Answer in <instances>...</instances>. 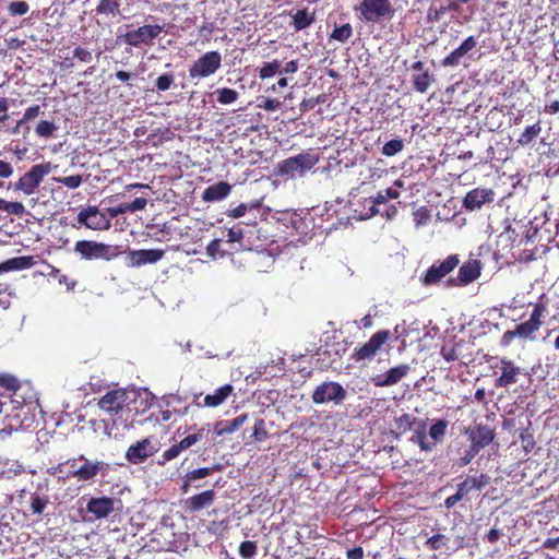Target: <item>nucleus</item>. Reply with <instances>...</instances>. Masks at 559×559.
<instances>
[{
    "instance_id": "nucleus-17",
    "label": "nucleus",
    "mask_w": 559,
    "mask_h": 559,
    "mask_svg": "<svg viewBox=\"0 0 559 559\" xmlns=\"http://www.w3.org/2000/svg\"><path fill=\"white\" fill-rule=\"evenodd\" d=\"M477 46V39L474 36L467 37L457 48L442 59L441 64L445 68L457 67L463 57L471 52Z\"/></svg>"
},
{
    "instance_id": "nucleus-59",
    "label": "nucleus",
    "mask_w": 559,
    "mask_h": 559,
    "mask_svg": "<svg viewBox=\"0 0 559 559\" xmlns=\"http://www.w3.org/2000/svg\"><path fill=\"white\" fill-rule=\"evenodd\" d=\"M281 105L282 103L278 99L266 98L263 104L259 106L266 111H275L281 107Z\"/></svg>"
},
{
    "instance_id": "nucleus-32",
    "label": "nucleus",
    "mask_w": 559,
    "mask_h": 559,
    "mask_svg": "<svg viewBox=\"0 0 559 559\" xmlns=\"http://www.w3.org/2000/svg\"><path fill=\"white\" fill-rule=\"evenodd\" d=\"M119 7L120 3L118 0H99L96 12L98 14H111L115 16L120 13Z\"/></svg>"
},
{
    "instance_id": "nucleus-12",
    "label": "nucleus",
    "mask_w": 559,
    "mask_h": 559,
    "mask_svg": "<svg viewBox=\"0 0 559 559\" xmlns=\"http://www.w3.org/2000/svg\"><path fill=\"white\" fill-rule=\"evenodd\" d=\"M163 27L160 25H144L136 29L127 32L123 35V41L133 47L151 45L153 39L158 37Z\"/></svg>"
},
{
    "instance_id": "nucleus-22",
    "label": "nucleus",
    "mask_w": 559,
    "mask_h": 559,
    "mask_svg": "<svg viewBox=\"0 0 559 559\" xmlns=\"http://www.w3.org/2000/svg\"><path fill=\"white\" fill-rule=\"evenodd\" d=\"M215 491L210 489L197 493L186 500V508L191 512H198L202 509L209 508L215 500Z\"/></svg>"
},
{
    "instance_id": "nucleus-49",
    "label": "nucleus",
    "mask_w": 559,
    "mask_h": 559,
    "mask_svg": "<svg viewBox=\"0 0 559 559\" xmlns=\"http://www.w3.org/2000/svg\"><path fill=\"white\" fill-rule=\"evenodd\" d=\"M412 441L416 442L423 451L427 452L431 451L435 447V443L427 442V438L424 431H417L412 437Z\"/></svg>"
},
{
    "instance_id": "nucleus-36",
    "label": "nucleus",
    "mask_w": 559,
    "mask_h": 559,
    "mask_svg": "<svg viewBox=\"0 0 559 559\" xmlns=\"http://www.w3.org/2000/svg\"><path fill=\"white\" fill-rule=\"evenodd\" d=\"M4 401L8 402V405L5 407L10 405L12 411L23 409L24 407L31 411L33 407H35L33 403L25 404L24 401L22 400V396H19L16 393L5 394Z\"/></svg>"
},
{
    "instance_id": "nucleus-53",
    "label": "nucleus",
    "mask_w": 559,
    "mask_h": 559,
    "mask_svg": "<svg viewBox=\"0 0 559 559\" xmlns=\"http://www.w3.org/2000/svg\"><path fill=\"white\" fill-rule=\"evenodd\" d=\"M211 472H212V468L201 467V468H197V469L189 472L186 477H187L188 481L197 480V479H201V478L209 476L211 474Z\"/></svg>"
},
{
    "instance_id": "nucleus-23",
    "label": "nucleus",
    "mask_w": 559,
    "mask_h": 559,
    "mask_svg": "<svg viewBox=\"0 0 559 559\" xmlns=\"http://www.w3.org/2000/svg\"><path fill=\"white\" fill-rule=\"evenodd\" d=\"M495 438L493 430L486 425H476L469 432L472 443H476L483 449L487 447Z\"/></svg>"
},
{
    "instance_id": "nucleus-13",
    "label": "nucleus",
    "mask_w": 559,
    "mask_h": 559,
    "mask_svg": "<svg viewBox=\"0 0 559 559\" xmlns=\"http://www.w3.org/2000/svg\"><path fill=\"white\" fill-rule=\"evenodd\" d=\"M457 264L459 258L456 254L449 255L443 261L433 263L423 277V283L425 285H432L440 282L445 275L452 272Z\"/></svg>"
},
{
    "instance_id": "nucleus-30",
    "label": "nucleus",
    "mask_w": 559,
    "mask_h": 559,
    "mask_svg": "<svg viewBox=\"0 0 559 559\" xmlns=\"http://www.w3.org/2000/svg\"><path fill=\"white\" fill-rule=\"evenodd\" d=\"M540 132H542V127L538 122L525 128V130L522 132V134L518 139L519 145H521V146L528 145L536 136L539 135Z\"/></svg>"
},
{
    "instance_id": "nucleus-45",
    "label": "nucleus",
    "mask_w": 559,
    "mask_h": 559,
    "mask_svg": "<svg viewBox=\"0 0 559 559\" xmlns=\"http://www.w3.org/2000/svg\"><path fill=\"white\" fill-rule=\"evenodd\" d=\"M257 554V545L253 542L246 540L239 546V555L243 559H251Z\"/></svg>"
},
{
    "instance_id": "nucleus-16",
    "label": "nucleus",
    "mask_w": 559,
    "mask_h": 559,
    "mask_svg": "<svg viewBox=\"0 0 559 559\" xmlns=\"http://www.w3.org/2000/svg\"><path fill=\"white\" fill-rule=\"evenodd\" d=\"M411 370L408 365H399L396 367L391 368L384 373L377 374L372 378V382L376 386H391L399 383L403 378H405Z\"/></svg>"
},
{
    "instance_id": "nucleus-56",
    "label": "nucleus",
    "mask_w": 559,
    "mask_h": 559,
    "mask_svg": "<svg viewBox=\"0 0 559 559\" xmlns=\"http://www.w3.org/2000/svg\"><path fill=\"white\" fill-rule=\"evenodd\" d=\"M181 451H182V449L179 448V443L170 447L162 455L163 456V463L176 459L180 454Z\"/></svg>"
},
{
    "instance_id": "nucleus-61",
    "label": "nucleus",
    "mask_w": 559,
    "mask_h": 559,
    "mask_svg": "<svg viewBox=\"0 0 559 559\" xmlns=\"http://www.w3.org/2000/svg\"><path fill=\"white\" fill-rule=\"evenodd\" d=\"M39 114H40V107L38 105L31 106L25 110L22 119L24 121H28V120H32V119H35L36 117H38Z\"/></svg>"
},
{
    "instance_id": "nucleus-2",
    "label": "nucleus",
    "mask_w": 559,
    "mask_h": 559,
    "mask_svg": "<svg viewBox=\"0 0 559 559\" xmlns=\"http://www.w3.org/2000/svg\"><path fill=\"white\" fill-rule=\"evenodd\" d=\"M356 10L359 11L362 21L370 23H378L392 17L394 14L390 0H360Z\"/></svg>"
},
{
    "instance_id": "nucleus-57",
    "label": "nucleus",
    "mask_w": 559,
    "mask_h": 559,
    "mask_svg": "<svg viewBox=\"0 0 559 559\" xmlns=\"http://www.w3.org/2000/svg\"><path fill=\"white\" fill-rule=\"evenodd\" d=\"M444 539H445V537L443 535L437 534V535L431 536L427 540V545L429 546L430 549L437 550V549H440L442 545H444Z\"/></svg>"
},
{
    "instance_id": "nucleus-34",
    "label": "nucleus",
    "mask_w": 559,
    "mask_h": 559,
    "mask_svg": "<svg viewBox=\"0 0 559 559\" xmlns=\"http://www.w3.org/2000/svg\"><path fill=\"white\" fill-rule=\"evenodd\" d=\"M352 35H353L352 25L349 23H345L342 26H336L333 29L330 37H331V39H334V40H337L341 43H345L346 40H348L350 38Z\"/></svg>"
},
{
    "instance_id": "nucleus-6",
    "label": "nucleus",
    "mask_w": 559,
    "mask_h": 559,
    "mask_svg": "<svg viewBox=\"0 0 559 559\" xmlns=\"http://www.w3.org/2000/svg\"><path fill=\"white\" fill-rule=\"evenodd\" d=\"M222 64L218 51H207L202 55L189 69L191 79H203L213 75Z\"/></svg>"
},
{
    "instance_id": "nucleus-15",
    "label": "nucleus",
    "mask_w": 559,
    "mask_h": 559,
    "mask_svg": "<svg viewBox=\"0 0 559 559\" xmlns=\"http://www.w3.org/2000/svg\"><path fill=\"white\" fill-rule=\"evenodd\" d=\"M157 448L146 438L129 447L126 457L132 464H140L152 456Z\"/></svg>"
},
{
    "instance_id": "nucleus-48",
    "label": "nucleus",
    "mask_w": 559,
    "mask_h": 559,
    "mask_svg": "<svg viewBox=\"0 0 559 559\" xmlns=\"http://www.w3.org/2000/svg\"><path fill=\"white\" fill-rule=\"evenodd\" d=\"M174 80V74L165 73L156 79V88L160 92H165L170 88Z\"/></svg>"
},
{
    "instance_id": "nucleus-8",
    "label": "nucleus",
    "mask_w": 559,
    "mask_h": 559,
    "mask_svg": "<svg viewBox=\"0 0 559 559\" xmlns=\"http://www.w3.org/2000/svg\"><path fill=\"white\" fill-rule=\"evenodd\" d=\"M489 484H490V477L486 474H481L478 477H467L465 480H463L462 483H460L457 485L456 492L453 496H450L444 500V507L447 509L453 508L471 490H473V489L480 490L484 487L488 486Z\"/></svg>"
},
{
    "instance_id": "nucleus-50",
    "label": "nucleus",
    "mask_w": 559,
    "mask_h": 559,
    "mask_svg": "<svg viewBox=\"0 0 559 559\" xmlns=\"http://www.w3.org/2000/svg\"><path fill=\"white\" fill-rule=\"evenodd\" d=\"M252 437L254 438V440H257L259 442L266 439L267 431L265 429V423L263 419H257V421L254 424Z\"/></svg>"
},
{
    "instance_id": "nucleus-3",
    "label": "nucleus",
    "mask_w": 559,
    "mask_h": 559,
    "mask_svg": "<svg viewBox=\"0 0 559 559\" xmlns=\"http://www.w3.org/2000/svg\"><path fill=\"white\" fill-rule=\"evenodd\" d=\"M74 251L86 260L103 259L109 261L119 254L117 247L92 240L76 241Z\"/></svg>"
},
{
    "instance_id": "nucleus-19",
    "label": "nucleus",
    "mask_w": 559,
    "mask_h": 559,
    "mask_svg": "<svg viewBox=\"0 0 559 559\" xmlns=\"http://www.w3.org/2000/svg\"><path fill=\"white\" fill-rule=\"evenodd\" d=\"M481 264L479 260L473 259L465 262L459 270V274L455 281V285L465 286L480 275Z\"/></svg>"
},
{
    "instance_id": "nucleus-1",
    "label": "nucleus",
    "mask_w": 559,
    "mask_h": 559,
    "mask_svg": "<svg viewBox=\"0 0 559 559\" xmlns=\"http://www.w3.org/2000/svg\"><path fill=\"white\" fill-rule=\"evenodd\" d=\"M319 160L316 153L308 151L296 156L288 157L278 164V174L292 178L302 176Z\"/></svg>"
},
{
    "instance_id": "nucleus-64",
    "label": "nucleus",
    "mask_w": 559,
    "mask_h": 559,
    "mask_svg": "<svg viewBox=\"0 0 559 559\" xmlns=\"http://www.w3.org/2000/svg\"><path fill=\"white\" fill-rule=\"evenodd\" d=\"M247 210H248V205L245 203H241L238 206H236L234 210H231L228 215L234 218H238V217L243 216L246 214Z\"/></svg>"
},
{
    "instance_id": "nucleus-26",
    "label": "nucleus",
    "mask_w": 559,
    "mask_h": 559,
    "mask_svg": "<svg viewBox=\"0 0 559 559\" xmlns=\"http://www.w3.org/2000/svg\"><path fill=\"white\" fill-rule=\"evenodd\" d=\"M233 385L226 384L217 389L214 394H207L204 397V406L216 407L225 402V400L231 394Z\"/></svg>"
},
{
    "instance_id": "nucleus-43",
    "label": "nucleus",
    "mask_w": 559,
    "mask_h": 559,
    "mask_svg": "<svg viewBox=\"0 0 559 559\" xmlns=\"http://www.w3.org/2000/svg\"><path fill=\"white\" fill-rule=\"evenodd\" d=\"M29 258L26 257H20V258H13L4 262V266L7 267V271L11 270H23L31 265Z\"/></svg>"
},
{
    "instance_id": "nucleus-52",
    "label": "nucleus",
    "mask_w": 559,
    "mask_h": 559,
    "mask_svg": "<svg viewBox=\"0 0 559 559\" xmlns=\"http://www.w3.org/2000/svg\"><path fill=\"white\" fill-rule=\"evenodd\" d=\"M4 211L9 214L22 216L25 213V206L21 202H5Z\"/></svg>"
},
{
    "instance_id": "nucleus-27",
    "label": "nucleus",
    "mask_w": 559,
    "mask_h": 559,
    "mask_svg": "<svg viewBox=\"0 0 559 559\" xmlns=\"http://www.w3.org/2000/svg\"><path fill=\"white\" fill-rule=\"evenodd\" d=\"M413 85L416 92L421 94L427 93L431 84L435 83V76L429 73L428 70H425L421 73L413 74L412 76Z\"/></svg>"
},
{
    "instance_id": "nucleus-5",
    "label": "nucleus",
    "mask_w": 559,
    "mask_h": 559,
    "mask_svg": "<svg viewBox=\"0 0 559 559\" xmlns=\"http://www.w3.org/2000/svg\"><path fill=\"white\" fill-rule=\"evenodd\" d=\"M346 396V390L338 382L325 381L313 390L311 397L314 404L333 403L341 405Z\"/></svg>"
},
{
    "instance_id": "nucleus-35",
    "label": "nucleus",
    "mask_w": 559,
    "mask_h": 559,
    "mask_svg": "<svg viewBox=\"0 0 559 559\" xmlns=\"http://www.w3.org/2000/svg\"><path fill=\"white\" fill-rule=\"evenodd\" d=\"M217 102L223 105H229L238 99V93L231 88H218L215 91Z\"/></svg>"
},
{
    "instance_id": "nucleus-28",
    "label": "nucleus",
    "mask_w": 559,
    "mask_h": 559,
    "mask_svg": "<svg viewBox=\"0 0 559 559\" xmlns=\"http://www.w3.org/2000/svg\"><path fill=\"white\" fill-rule=\"evenodd\" d=\"M540 323H536L533 320L528 319L527 321L516 325L515 333H518L519 338H530L534 340V333L540 329Z\"/></svg>"
},
{
    "instance_id": "nucleus-29",
    "label": "nucleus",
    "mask_w": 559,
    "mask_h": 559,
    "mask_svg": "<svg viewBox=\"0 0 559 559\" xmlns=\"http://www.w3.org/2000/svg\"><path fill=\"white\" fill-rule=\"evenodd\" d=\"M314 22L313 13L307 10H298L293 16V25L295 31H301L310 26Z\"/></svg>"
},
{
    "instance_id": "nucleus-24",
    "label": "nucleus",
    "mask_w": 559,
    "mask_h": 559,
    "mask_svg": "<svg viewBox=\"0 0 559 559\" xmlns=\"http://www.w3.org/2000/svg\"><path fill=\"white\" fill-rule=\"evenodd\" d=\"M230 190L231 186L229 183L221 181L207 187L202 194V199L205 202L221 201L230 193Z\"/></svg>"
},
{
    "instance_id": "nucleus-37",
    "label": "nucleus",
    "mask_w": 559,
    "mask_h": 559,
    "mask_svg": "<svg viewBox=\"0 0 559 559\" xmlns=\"http://www.w3.org/2000/svg\"><path fill=\"white\" fill-rule=\"evenodd\" d=\"M448 423L443 419L437 420L429 429V436L436 442L441 441L447 432Z\"/></svg>"
},
{
    "instance_id": "nucleus-25",
    "label": "nucleus",
    "mask_w": 559,
    "mask_h": 559,
    "mask_svg": "<svg viewBox=\"0 0 559 559\" xmlns=\"http://www.w3.org/2000/svg\"><path fill=\"white\" fill-rule=\"evenodd\" d=\"M248 419L246 414H242L231 420H219L214 426V433L216 436L229 435L239 429Z\"/></svg>"
},
{
    "instance_id": "nucleus-4",
    "label": "nucleus",
    "mask_w": 559,
    "mask_h": 559,
    "mask_svg": "<svg viewBox=\"0 0 559 559\" xmlns=\"http://www.w3.org/2000/svg\"><path fill=\"white\" fill-rule=\"evenodd\" d=\"M50 171V163L34 165L13 185V188L14 190H19L27 195H31L35 193L45 176H47Z\"/></svg>"
},
{
    "instance_id": "nucleus-42",
    "label": "nucleus",
    "mask_w": 559,
    "mask_h": 559,
    "mask_svg": "<svg viewBox=\"0 0 559 559\" xmlns=\"http://www.w3.org/2000/svg\"><path fill=\"white\" fill-rule=\"evenodd\" d=\"M52 180L64 185L69 189H76L82 185L83 177L81 175H73L68 177H53Z\"/></svg>"
},
{
    "instance_id": "nucleus-54",
    "label": "nucleus",
    "mask_w": 559,
    "mask_h": 559,
    "mask_svg": "<svg viewBox=\"0 0 559 559\" xmlns=\"http://www.w3.org/2000/svg\"><path fill=\"white\" fill-rule=\"evenodd\" d=\"M73 56H74V58H78L80 61L85 62V63H90L93 60L92 53L82 47H76L73 50Z\"/></svg>"
},
{
    "instance_id": "nucleus-14",
    "label": "nucleus",
    "mask_w": 559,
    "mask_h": 559,
    "mask_svg": "<svg viewBox=\"0 0 559 559\" xmlns=\"http://www.w3.org/2000/svg\"><path fill=\"white\" fill-rule=\"evenodd\" d=\"M121 509V501L109 497L92 498L86 504V511L95 519H104Z\"/></svg>"
},
{
    "instance_id": "nucleus-51",
    "label": "nucleus",
    "mask_w": 559,
    "mask_h": 559,
    "mask_svg": "<svg viewBox=\"0 0 559 559\" xmlns=\"http://www.w3.org/2000/svg\"><path fill=\"white\" fill-rule=\"evenodd\" d=\"M8 9L12 15H24L28 12L29 5L25 1H14L9 4Z\"/></svg>"
},
{
    "instance_id": "nucleus-20",
    "label": "nucleus",
    "mask_w": 559,
    "mask_h": 559,
    "mask_svg": "<svg viewBox=\"0 0 559 559\" xmlns=\"http://www.w3.org/2000/svg\"><path fill=\"white\" fill-rule=\"evenodd\" d=\"M501 376L496 379L495 385L497 388H507L518 381V376L521 369L516 367L513 361L502 358L500 360Z\"/></svg>"
},
{
    "instance_id": "nucleus-44",
    "label": "nucleus",
    "mask_w": 559,
    "mask_h": 559,
    "mask_svg": "<svg viewBox=\"0 0 559 559\" xmlns=\"http://www.w3.org/2000/svg\"><path fill=\"white\" fill-rule=\"evenodd\" d=\"M48 504L47 497L33 495L31 498V510L34 514H41Z\"/></svg>"
},
{
    "instance_id": "nucleus-55",
    "label": "nucleus",
    "mask_w": 559,
    "mask_h": 559,
    "mask_svg": "<svg viewBox=\"0 0 559 559\" xmlns=\"http://www.w3.org/2000/svg\"><path fill=\"white\" fill-rule=\"evenodd\" d=\"M146 204H147L146 199L136 198L131 203H127V209H128V212L134 213V212L144 210Z\"/></svg>"
},
{
    "instance_id": "nucleus-21",
    "label": "nucleus",
    "mask_w": 559,
    "mask_h": 559,
    "mask_svg": "<svg viewBox=\"0 0 559 559\" xmlns=\"http://www.w3.org/2000/svg\"><path fill=\"white\" fill-rule=\"evenodd\" d=\"M493 200V192L491 189L476 188L469 191L464 198V206L467 210L474 211L480 209L485 203Z\"/></svg>"
},
{
    "instance_id": "nucleus-38",
    "label": "nucleus",
    "mask_w": 559,
    "mask_h": 559,
    "mask_svg": "<svg viewBox=\"0 0 559 559\" xmlns=\"http://www.w3.org/2000/svg\"><path fill=\"white\" fill-rule=\"evenodd\" d=\"M280 68H281V61H278V60H273L272 62H266L259 69V76L261 79L272 78L275 74L280 73Z\"/></svg>"
},
{
    "instance_id": "nucleus-7",
    "label": "nucleus",
    "mask_w": 559,
    "mask_h": 559,
    "mask_svg": "<svg viewBox=\"0 0 559 559\" xmlns=\"http://www.w3.org/2000/svg\"><path fill=\"white\" fill-rule=\"evenodd\" d=\"M79 461L83 462L79 467L75 468L74 464L71 465L73 468L71 474L79 481H88L94 479L99 474L105 476L108 473L109 464L104 461H91L83 455L79 457ZM73 463H75V461Z\"/></svg>"
},
{
    "instance_id": "nucleus-33",
    "label": "nucleus",
    "mask_w": 559,
    "mask_h": 559,
    "mask_svg": "<svg viewBox=\"0 0 559 559\" xmlns=\"http://www.w3.org/2000/svg\"><path fill=\"white\" fill-rule=\"evenodd\" d=\"M416 417L411 414H403L400 417L395 418V428L399 433L403 435L411 430L416 424Z\"/></svg>"
},
{
    "instance_id": "nucleus-63",
    "label": "nucleus",
    "mask_w": 559,
    "mask_h": 559,
    "mask_svg": "<svg viewBox=\"0 0 559 559\" xmlns=\"http://www.w3.org/2000/svg\"><path fill=\"white\" fill-rule=\"evenodd\" d=\"M514 337H518V333H515V330L506 331L501 337L500 344L502 346H509L511 342L514 340Z\"/></svg>"
},
{
    "instance_id": "nucleus-39",
    "label": "nucleus",
    "mask_w": 559,
    "mask_h": 559,
    "mask_svg": "<svg viewBox=\"0 0 559 559\" xmlns=\"http://www.w3.org/2000/svg\"><path fill=\"white\" fill-rule=\"evenodd\" d=\"M403 148H404L403 141L401 139H393L383 145L381 153L384 156H394L397 153H400Z\"/></svg>"
},
{
    "instance_id": "nucleus-18",
    "label": "nucleus",
    "mask_w": 559,
    "mask_h": 559,
    "mask_svg": "<svg viewBox=\"0 0 559 559\" xmlns=\"http://www.w3.org/2000/svg\"><path fill=\"white\" fill-rule=\"evenodd\" d=\"M164 257V251L159 249L133 250L129 253L130 266L139 267L144 264L156 263Z\"/></svg>"
},
{
    "instance_id": "nucleus-60",
    "label": "nucleus",
    "mask_w": 559,
    "mask_h": 559,
    "mask_svg": "<svg viewBox=\"0 0 559 559\" xmlns=\"http://www.w3.org/2000/svg\"><path fill=\"white\" fill-rule=\"evenodd\" d=\"M243 233L241 228L233 227L228 230L227 238L229 242H238L242 239Z\"/></svg>"
},
{
    "instance_id": "nucleus-40",
    "label": "nucleus",
    "mask_w": 559,
    "mask_h": 559,
    "mask_svg": "<svg viewBox=\"0 0 559 559\" xmlns=\"http://www.w3.org/2000/svg\"><path fill=\"white\" fill-rule=\"evenodd\" d=\"M546 312H547V302L545 301V296L543 295V296H540L539 301L535 304L530 319L536 323L542 324V318L545 317Z\"/></svg>"
},
{
    "instance_id": "nucleus-46",
    "label": "nucleus",
    "mask_w": 559,
    "mask_h": 559,
    "mask_svg": "<svg viewBox=\"0 0 559 559\" xmlns=\"http://www.w3.org/2000/svg\"><path fill=\"white\" fill-rule=\"evenodd\" d=\"M399 197H400V193H399V191L396 189L388 188L386 190L380 191V192L377 193V195L374 198V203L383 204L389 199H397Z\"/></svg>"
},
{
    "instance_id": "nucleus-58",
    "label": "nucleus",
    "mask_w": 559,
    "mask_h": 559,
    "mask_svg": "<svg viewBox=\"0 0 559 559\" xmlns=\"http://www.w3.org/2000/svg\"><path fill=\"white\" fill-rule=\"evenodd\" d=\"M221 240L214 239L206 247V253L209 257L215 259L219 252Z\"/></svg>"
},
{
    "instance_id": "nucleus-41",
    "label": "nucleus",
    "mask_w": 559,
    "mask_h": 559,
    "mask_svg": "<svg viewBox=\"0 0 559 559\" xmlns=\"http://www.w3.org/2000/svg\"><path fill=\"white\" fill-rule=\"evenodd\" d=\"M58 127L52 121L41 120L36 127V133L40 138H50Z\"/></svg>"
},
{
    "instance_id": "nucleus-10",
    "label": "nucleus",
    "mask_w": 559,
    "mask_h": 559,
    "mask_svg": "<svg viewBox=\"0 0 559 559\" xmlns=\"http://www.w3.org/2000/svg\"><path fill=\"white\" fill-rule=\"evenodd\" d=\"M130 401V396L127 390L117 389L107 392L102 396L97 403L98 407L106 412L108 415H118L123 411L124 406Z\"/></svg>"
},
{
    "instance_id": "nucleus-62",
    "label": "nucleus",
    "mask_w": 559,
    "mask_h": 559,
    "mask_svg": "<svg viewBox=\"0 0 559 559\" xmlns=\"http://www.w3.org/2000/svg\"><path fill=\"white\" fill-rule=\"evenodd\" d=\"M13 175V167L10 163L0 159V178H9Z\"/></svg>"
},
{
    "instance_id": "nucleus-9",
    "label": "nucleus",
    "mask_w": 559,
    "mask_h": 559,
    "mask_svg": "<svg viewBox=\"0 0 559 559\" xmlns=\"http://www.w3.org/2000/svg\"><path fill=\"white\" fill-rule=\"evenodd\" d=\"M390 336L391 332L388 330L378 331L370 337L367 343L355 349L352 356L353 359L355 361L373 359L382 345L390 338Z\"/></svg>"
},
{
    "instance_id": "nucleus-31",
    "label": "nucleus",
    "mask_w": 559,
    "mask_h": 559,
    "mask_svg": "<svg viewBox=\"0 0 559 559\" xmlns=\"http://www.w3.org/2000/svg\"><path fill=\"white\" fill-rule=\"evenodd\" d=\"M0 388H3L8 394H15L20 390L21 384L13 374L0 373Z\"/></svg>"
},
{
    "instance_id": "nucleus-47",
    "label": "nucleus",
    "mask_w": 559,
    "mask_h": 559,
    "mask_svg": "<svg viewBox=\"0 0 559 559\" xmlns=\"http://www.w3.org/2000/svg\"><path fill=\"white\" fill-rule=\"evenodd\" d=\"M203 438V429H200L197 433L189 435L188 437L183 438L179 442V448L182 449V451L191 448L193 444L202 440Z\"/></svg>"
},
{
    "instance_id": "nucleus-11",
    "label": "nucleus",
    "mask_w": 559,
    "mask_h": 559,
    "mask_svg": "<svg viewBox=\"0 0 559 559\" xmlns=\"http://www.w3.org/2000/svg\"><path fill=\"white\" fill-rule=\"evenodd\" d=\"M76 219L80 225L93 230H107L111 227L110 219L96 206H88L81 210Z\"/></svg>"
}]
</instances>
